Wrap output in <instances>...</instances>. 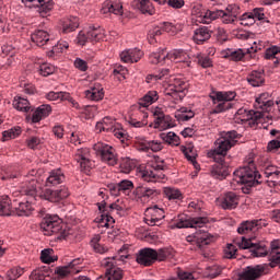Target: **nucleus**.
<instances>
[{
    "instance_id": "obj_1",
    "label": "nucleus",
    "mask_w": 280,
    "mask_h": 280,
    "mask_svg": "<svg viewBox=\"0 0 280 280\" xmlns=\"http://www.w3.org/2000/svg\"><path fill=\"white\" fill-rule=\"evenodd\" d=\"M237 139H240L237 131H228L215 141L214 150L208 152L209 159H213L214 163H217L210 171L212 178L224 180L231 174V167H229V162L226 161V152L237 143Z\"/></svg>"
},
{
    "instance_id": "obj_2",
    "label": "nucleus",
    "mask_w": 280,
    "mask_h": 280,
    "mask_svg": "<svg viewBox=\"0 0 280 280\" xmlns=\"http://www.w3.org/2000/svg\"><path fill=\"white\" fill-rule=\"evenodd\" d=\"M237 247L241 250H249L252 257H266V255H268V246H266V242L257 241L256 237L246 238L242 236L226 245L224 248L225 259H237Z\"/></svg>"
},
{
    "instance_id": "obj_3",
    "label": "nucleus",
    "mask_w": 280,
    "mask_h": 280,
    "mask_svg": "<svg viewBox=\"0 0 280 280\" xmlns=\"http://www.w3.org/2000/svg\"><path fill=\"white\" fill-rule=\"evenodd\" d=\"M234 180L235 183L246 185L247 187H257V185L264 183V175L257 172L255 162L250 160L247 165H244L234 172Z\"/></svg>"
},
{
    "instance_id": "obj_4",
    "label": "nucleus",
    "mask_w": 280,
    "mask_h": 280,
    "mask_svg": "<svg viewBox=\"0 0 280 280\" xmlns=\"http://www.w3.org/2000/svg\"><path fill=\"white\" fill-rule=\"evenodd\" d=\"M237 93L235 91H217L210 94L212 102V108L210 115H220V113H226L233 108L231 102L235 101Z\"/></svg>"
},
{
    "instance_id": "obj_5",
    "label": "nucleus",
    "mask_w": 280,
    "mask_h": 280,
    "mask_svg": "<svg viewBox=\"0 0 280 280\" xmlns=\"http://www.w3.org/2000/svg\"><path fill=\"white\" fill-rule=\"evenodd\" d=\"M40 229L44 235H57V240H66L69 235L59 215L47 214L40 222Z\"/></svg>"
},
{
    "instance_id": "obj_6",
    "label": "nucleus",
    "mask_w": 280,
    "mask_h": 280,
    "mask_svg": "<svg viewBox=\"0 0 280 280\" xmlns=\"http://www.w3.org/2000/svg\"><path fill=\"white\" fill-rule=\"evenodd\" d=\"M149 60L151 65H165L166 60H171V62H186L187 67L191 65L189 55L183 49L172 50L168 54H165L164 49H160L159 51L152 52L149 56Z\"/></svg>"
},
{
    "instance_id": "obj_7",
    "label": "nucleus",
    "mask_w": 280,
    "mask_h": 280,
    "mask_svg": "<svg viewBox=\"0 0 280 280\" xmlns=\"http://www.w3.org/2000/svg\"><path fill=\"white\" fill-rule=\"evenodd\" d=\"M98 211L101 215L95 219L98 223V226H105L109 229L115 224V219L113 218V213H119L124 211V206L119 205V201L108 205L104 200L97 203Z\"/></svg>"
},
{
    "instance_id": "obj_8",
    "label": "nucleus",
    "mask_w": 280,
    "mask_h": 280,
    "mask_svg": "<svg viewBox=\"0 0 280 280\" xmlns=\"http://www.w3.org/2000/svg\"><path fill=\"white\" fill-rule=\"evenodd\" d=\"M15 213L20 217H28L32 213V203L30 202H20L19 207L12 203V199L8 195L0 197V215H12Z\"/></svg>"
},
{
    "instance_id": "obj_9",
    "label": "nucleus",
    "mask_w": 280,
    "mask_h": 280,
    "mask_svg": "<svg viewBox=\"0 0 280 280\" xmlns=\"http://www.w3.org/2000/svg\"><path fill=\"white\" fill-rule=\"evenodd\" d=\"M128 255H117L114 257L105 258L102 261L103 268H105V275L107 277H112L114 280H121L124 279V271L120 268H117V266H120L121 264L126 261V258Z\"/></svg>"
},
{
    "instance_id": "obj_10",
    "label": "nucleus",
    "mask_w": 280,
    "mask_h": 280,
    "mask_svg": "<svg viewBox=\"0 0 280 280\" xmlns=\"http://www.w3.org/2000/svg\"><path fill=\"white\" fill-rule=\"evenodd\" d=\"M209 220L205 217L191 218L187 214H178L172 220V229H202Z\"/></svg>"
},
{
    "instance_id": "obj_11",
    "label": "nucleus",
    "mask_w": 280,
    "mask_h": 280,
    "mask_svg": "<svg viewBox=\"0 0 280 280\" xmlns=\"http://www.w3.org/2000/svg\"><path fill=\"white\" fill-rule=\"evenodd\" d=\"M93 150L103 161V163H107V165L112 166L117 165L119 158L117 155V151L112 145L104 142H96L93 145Z\"/></svg>"
},
{
    "instance_id": "obj_12",
    "label": "nucleus",
    "mask_w": 280,
    "mask_h": 280,
    "mask_svg": "<svg viewBox=\"0 0 280 280\" xmlns=\"http://www.w3.org/2000/svg\"><path fill=\"white\" fill-rule=\"evenodd\" d=\"M36 174L38 171L32 170L27 175H24L26 178L19 190L12 192V198H19V196H36V189L38 182L36 180Z\"/></svg>"
},
{
    "instance_id": "obj_13",
    "label": "nucleus",
    "mask_w": 280,
    "mask_h": 280,
    "mask_svg": "<svg viewBox=\"0 0 280 280\" xmlns=\"http://www.w3.org/2000/svg\"><path fill=\"white\" fill-rule=\"evenodd\" d=\"M132 195L140 202H150V200H154L161 196V190L156 189V187L152 186L149 183L139 184L135 189Z\"/></svg>"
},
{
    "instance_id": "obj_14",
    "label": "nucleus",
    "mask_w": 280,
    "mask_h": 280,
    "mask_svg": "<svg viewBox=\"0 0 280 280\" xmlns=\"http://www.w3.org/2000/svg\"><path fill=\"white\" fill-rule=\"evenodd\" d=\"M74 161L79 163L83 174H90L95 167V161L91 160V150L89 148L78 149L74 153Z\"/></svg>"
},
{
    "instance_id": "obj_15",
    "label": "nucleus",
    "mask_w": 280,
    "mask_h": 280,
    "mask_svg": "<svg viewBox=\"0 0 280 280\" xmlns=\"http://www.w3.org/2000/svg\"><path fill=\"white\" fill-rule=\"evenodd\" d=\"M153 171L145 170L141 173V178L145 180V183H161V180L165 179V174L161 173L164 170H167V165H165V161L156 162L152 165Z\"/></svg>"
},
{
    "instance_id": "obj_16",
    "label": "nucleus",
    "mask_w": 280,
    "mask_h": 280,
    "mask_svg": "<svg viewBox=\"0 0 280 280\" xmlns=\"http://www.w3.org/2000/svg\"><path fill=\"white\" fill-rule=\"evenodd\" d=\"M264 117L261 112L257 110H246L244 108H240L235 114V122L236 124H248L249 126H257L259 124V119Z\"/></svg>"
},
{
    "instance_id": "obj_17",
    "label": "nucleus",
    "mask_w": 280,
    "mask_h": 280,
    "mask_svg": "<svg viewBox=\"0 0 280 280\" xmlns=\"http://www.w3.org/2000/svg\"><path fill=\"white\" fill-rule=\"evenodd\" d=\"M268 270V265H256V266H248L238 273V280H257L264 275H266Z\"/></svg>"
},
{
    "instance_id": "obj_18",
    "label": "nucleus",
    "mask_w": 280,
    "mask_h": 280,
    "mask_svg": "<svg viewBox=\"0 0 280 280\" xmlns=\"http://www.w3.org/2000/svg\"><path fill=\"white\" fill-rule=\"evenodd\" d=\"M104 38V30L102 27H92L88 32H80L78 36L79 45L86 43H97Z\"/></svg>"
},
{
    "instance_id": "obj_19",
    "label": "nucleus",
    "mask_w": 280,
    "mask_h": 280,
    "mask_svg": "<svg viewBox=\"0 0 280 280\" xmlns=\"http://www.w3.org/2000/svg\"><path fill=\"white\" fill-rule=\"evenodd\" d=\"M70 192L67 186H61L60 189L51 190L46 188L42 192V198L44 200H48L49 202H60V200H65V198H69Z\"/></svg>"
},
{
    "instance_id": "obj_20",
    "label": "nucleus",
    "mask_w": 280,
    "mask_h": 280,
    "mask_svg": "<svg viewBox=\"0 0 280 280\" xmlns=\"http://www.w3.org/2000/svg\"><path fill=\"white\" fill-rule=\"evenodd\" d=\"M153 115V128H160V130H167V128H174V120H172V116L165 115V113H163V110H161L160 108L155 109Z\"/></svg>"
},
{
    "instance_id": "obj_21",
    "label": "nucleus",
    "mask_w": 280,
    "mask_h": 280,
    "mask_svg": "<svg viewBox=\"0 0 280 280\" xmlns=\"http://www.w3.org/2000/svg\"><path fill=\"white\" fill-rule=\"evenodd\" d=\"M156 256H158V254H156L155 249L145 247L138 252L136 261L140 266H145V267L152 266V264H154V261H156Z\"/></svg>"
},
{
    "instance_id": "obj_22",
    "label": "nucleus",
    "mask_w": 280,
    "mask_h": 280,
    "mask_svg": "<svg viewBox=\"0 0 280 280\" xmlns=\"http://www.w3.org/2000/svg\"><path fill=\"white\" fill-rule=\"evenodd\" d=\"M165 218V210L163 208H159V206L150 207L145 210V222L149 226L159 225V221Z\"/></svg>"
},
{
    "instance_id": "obj_23",
    "label": "nucleus",
    "mask_w": 280,
    "mask_h": 280,
    "mask_svg": "<svg viewBox=\"0 0 280 280\" xmlns=\"http://www.w3.org/2000/svg\"><path fill=\"white\" fill-rule=\"evenodd\" d=\"M22 3H24L26 8H38V12L42 16H45L47 12H51L54 9V1L51 0H22Z\"/></svg>"
},
{
    "instance_id": "obj_24",
    "label": "nucleus",
    "mask_w": 280,
    "mask_h": 280,
    "mask_svg": "<svg viewBox=\"0 0 280 280\" xmlns=\"http://www.w3.org/2000/svg\"><path fill=\"white\" fill-rule=\"evenodd\" d=\"M265 226L262 220H252V221H244L237 228V233L240 235H248V233H257L259 229Z\"/></svg>"
},
{
    "instance_id": "obj_25",
    "label": "nucleus",
    "mask_w": 280,
    "mask_h": 280,
    "mask_svg": "<svg viewBox=\"0 0 280 280\" xmlns=\"http://www.w3.org/2000/svg\"><path fill=\"white\" fill-rule=\"evenodd\" d=\"M102 14H116L121 16L124 14V4L121 0H106L101 9Z\"/></svg>"
},
{
    "instance_id": "obj_26",
    "label": "nucleus",
    "mask_w": 280,
    "mask_h": 280,
    "mask_svg": "<svg viewBox=\"0 0 280 280\" xmlns=\"http://www.w3.org/2000/svg\"><path fill=\"white\" fill-rule=\"evenodd\" d=\"M160 5H163L167 0H154ZM135 5L141 14H147L148 16H152L156 13V9H154V5L150 0H137L135 2Z\"/></svg>"
},
{
    "instance_id": "obj_27",
    "label": "nucleus",
    "mask_w": 280,
    "mask_h": 280,
    "mask_svg": "<svg viewBox=\"0 0 280 280\" xmlns=\"http://www.w3.org/2000/svg\"><path fill=\"white\" fill-rule=\"evenodd\" d=\"M272 101L270 100V94L262 93L258 97H256V102L254 104L255 108L264 115V113H270L272 110Z\"/></svg>"
},
{
    "instance_id": "obj_28",
    "label": "nucleus",
    "mask_w": 280,
    "mask_h": 280,
    "mask_svg": "<svg viewBox=\"0 0 280 280\" xmlns=\"http://www.w3.org/2000/svg\"><path fill=\"white\" fill-rule=\"evenodd\" d=\"M188 242H195L199 250H205V246H209L213 242V237L209 235L206 231H200L195 233L192 240L191 236H188Z\"/></svg>"
},
{
    "instance_id": "obj_29",
    "label": "nucleus",
    "mask_w": 280,
    "mask_h": 280,
    "mask_svg": "<svg viewBox=\"0 0 280 280\" xmlns=\"http://www.w3.org/2000/svg\"><path fill=\"white\" fill-rule=\"evenodd\" d=\"M237 205H240V196H237V194L233 191L226 192L221 198V203H220L221 209L231 211L233 209H237Z\"/></svg>"
},
{
    "instance_id": "obj_30",
    "label": "nucleus",
    "mask_w": 280,
    "mask_h": 280,
    "mask_svg": "<svg viewBox=\"0 0 280 280\" xmlns=\"http://www.w3.org/2000/svg\"><path fill=\"white\" fill-rule=\"evenodd\" d=\"M247 82L250 86H264L266 84V72L264 69L253 70L247 75Z\"/></svg>"
},
{
    "instance_id": "obj_31",
    "label": "nucleus",
    "mask_w": 280,
    "mask_h": 280,
    "mask_svg": "<svg viewBox=\"0 0 280 280\" xmlns=\"http://www.w3.org/2000/svg\"><path fill=\"white\" fill-rule=\"evenodd\" d=\"M65 173L62 170L57 168L49 172L48 177L46 178V187H57V185H62L66 180Z\"/></svg>"
},
{
    "instance_id": "obj_32",
    "label": "nucleus",
    "mask_w": 280,
    "mask_h": 280,
    "mask_svg": "<svg viewBox=\"0 0 280 280\" xmlns=\"http://www.w3.org/2000/svg\"><path fill=\"white\" fill-rule=\"evenodd\" d=\"M86 100L92 102H100L104 100V88L100 83H94L89 90L84 92Z\"/></svg>"
},
{
    "instance_id": "obj_33",
    "label": "nucleus",
    "mask_w": 280,
    "mask_h": 280,
    "mask_svg": "<svg viewBox=\"0 0 280 280\" xmlns=\"http://www.w3.org/2000/svg\"><path fill=\"white\" fill-rule=\"evenodd\" d=\"M31 40L37 45V47H45L48 43H51V36L47 31L38 30L31 35Z\"/></svg>"
},
{
    "instance_id": "obj_34",
    "label": "nucleus",
    "mask_w": 280,
    "mask_h": 280,
    "mask_svg": "<svg viewBox=\"0 0 280 280\" xmlns=\"http://www.w3.org/2000/svg\"><path fill=\"white\" fill-rule=\"evenodd\" d=\"M250 54V49H229L225 52V58L232 60L233 62H244L246 60V56Z\"/></svg>"
},
{
    "instance_id": "obj_35",
    "label": "nucleus",
    "mask_w": 280,
    "mask_h": 280,
    "mask_svg": "<svg viewBox=\"0 0 280 280\" xmlns=\"http://www.w3.org/2000/svg\"><path fill=\"white\" fill-rule=\"evenodd\" d=\"M140 58H143V51L138 48L128 49L120 54L122 62H139Z\"/></svg>"
},
{
    "instance_id": "obj_36",
    "label": "nucleus",
    "mask_w": 280,
    "mask_h": 280,
    "mask_svg": "<svg viewBox=\"0 0 280 280\" xmlns=\"http://www.w3.org/2000/svg\"><path fill=\"white\" fill-rule=\"evenodd\" d=\"M212 34H213V31H211L209 27L201 26L195 30L194 40L195 43H197V45H202V43H207V40L211 38Z\"/></svg>"
},
{
    "instance_id": "obj_37",
    "label": "nucleus",
    "mask_w": 280,
    "mask_h": 280,
    "mask_svg": "<svg viewBox=\"0 0 280 280\" xmlns=\"http://www.w3.org/2000/svg\"><path fill=\"white\" fill-rule=\"evenodd\" d=\"M80 26V22L77 16H72L70 19H66L61 21V34H71V32H75Z\"/></svg>"
},
{
    "instance_id": "obj_38",
    "label": "nucleus",
    "mask_w": 280,
    "mask_h": 280,
    "mask_svg": "<svg viewBox=\"0 0 280 280\" xmlns=\"http://www.w3.org/2000/svg\"><path fill=\"white\" fill-rule=\"evenodd\" d=\"M224 16H226V12L223 10H207L202 15L201 23L209 25L211 21H215L217 19H221L222 23H224Z\"/></svg>"
},
{
    "instance_id": "obj_39",
    "label": "nucleus",
    "mask_w": 280,
    "mask_h": 280,
    "mask_svg": "<svg viewBox=\"0 0 280 280\" xmlns=\"http://www.w3.org/2000/svg\"><path fill=\"white\" fill-rule=\"evenodd\" d=\"M224 12H225V15H224L223 23H225V25L235 23V19H237V16L240 15V5L229 4Z\"/></svg>"
},
{
    "instance_id": "obj_40",
    "label": "nucleus",
    "mask_w": 280,
    "mask_h": 280,
    "mask_svg": "<svg viewBox=\"0 0 280 280\" xmlns=\"http://www.w3.org/2000/svg\"><path fill=\"white\" fill-rule=\"evenodd\" d=\"M96 132H113L115 130V120L112 117H104L103 121L96 122Z\"/></svg>"
},
{
    "instance_id": "obj_41",
    "label": "nucleus",
    "mask_w": 280,
    "mask_h": 280,
    "mask_svg": "<svg viewBox=\"0 0 280 280\" xmlns=\"http://www.w3.org/2000/svg\"><path fill=\"white\" fill-rule=\"evenodd\" d=\"M163 194L170 202H176V200H183V192L178 188L174 187H164Z\"/></svg>"
},
{
    "instance_id": "obj_42",
    "label": "nucleus",
    "mask_w": 280,
    "mask_h": 280,
    "mask_svg": "<svg viewBox=\"0 0 280 280\" xmlns=\"http://www.w3.org/2000/svg\"><path fill=\"white\" fill-rule=\"evenodd\" d=\"M13 108L20 110V113H30L32 106H30V101H27V98L15 96L13 100Z\"/></svg>"
},
{
    "instance_id": "obj_43",
    "label": "nucleus",
    "mask_w": 280,
    "mask_h": 280,
    "mask_svg": "<svg viewBox=\"0 0 280 280\" xmlns=\"http://www.w3.org/2000/svg\"><path fill=\"white\" fill-rule=\"evenodd\" d=\"M50 275H51V269L49 268V266H44L32 271V273L30 275V279L43 280V279H47V277H49Z\"/></svg>"
},
{
    "instance_id": "obj_44",
    "label": "nucleus",
    "mask_w": 280,
    "mask_h": 280,
    "mask_svg": "<svg viewBox=\"0 0 280 280\" xmlns=\"http://www.w3.org/2000/svg\"><path fill=\"white\" fill-rule=\"evenodd\" d=\"M100 242H102V236L96 234L91 240L90 246L95 253H98V255H105V253H108V247L102 245Z\"/></svg>"
},
{
    "instance_id": "obj_45",
    "label": "nucleus",
    "mask_w": 280,
    "mask_h": 280,
    "mask_svg": "<svg viewBox=\"0 0 280 280\" xmlns=\"http://www.w3.org/2000/svg\"><path fill=\"white\" fill-rule=\"evenodd\" d=\"M159 101V92L149 91L139 102V105L143 108H148V106H152L154 102Z\"/></svg>"
},
{
    "instance_id": "obj_46",
    "label": "nucleus",
    "mask_w": 280,
    "mask_h": 280,
    "mask_svg": "<svg viewBox=\"0 0 280 280\" xmlns=\"http://www.w3.org/2000/svg\"><path fill=\"white\" fill-rule=\"evenodd\" d=\"M67 49H69V43L60 40L48 52V58H56V56H60V54H63V51H67Z\"/></svg>"
},
{
    "instance_id": "obj_47",
    "label": "nucleus",
    "mask_w": 280,
    "mask_h": 280,
    "mask_svg": "<svg viewBox=\"0 0 280 280\" xmlns=\"http://www.w3.org/2000/svg\"><path fill=\"white\" fill-rule=\"evenodd\" d=\"M195 115L194 110L189 109V107H182L177 110L175 117L178 121H189V119H194Z\"/></svg>"
},
{
    "instance_id": "obj_48",
    "label": "nucleus",
    "mask_w": 280,
    "mask_h": 280,
    "mask_svg": "<svg viewBox=\"0 0 280 280\" xmlns=\"http://www.w3.org/2000/svg\"><path fill=\"white\" fill-rule=\"evenodd\" d=\"M189 86V83L183 79H175L173 84L170 86V91L173 93H185Z\"/></svg>"
},
{
    "instance_id": "obj_49",
    "label": "nucleus",
    "mask_w": 280,
    "mask_h": 280,
    "mask_svg": "<svg viewBox=\"0 0 280 280\" xmlns=\"http://www.w3.org/2000/svg\"><path fill=\"white\" fill-rule=\"evenodd\" d=\"M78 272H80V269H71L69 265L57 267L55 269V275H57L60 279H65V277H69V275H78Z\"/></svg>"
},
{
    "instance_id": "obj_50",
    "label": "nucleus",
    "mask_w": 280,
    "mask_h": 280,
    "mask_svg": "<svg viewBox=\"0 0 280 280\" xmlns=\"http://www.w3.org/2000/svg\"><path fill=\"white\" fill-rule=\"evenodd\" d=\"M161 139L168 145H180V138L173 131L161 133Z\"/></svg>"
},
{
    "instance_id": "obj_51",
    "label": "nucleus",
    "mask_w": 280,
    "mask_h": 280,
    "mask_svg": "<svg viewBox=\"0 0 280 280\" xmlns=\"http://www.w3.org/2000/svg\"><path fill=\"white\" fill-rule=\"evenodd\" d=\"M21 132H23V130H21V127H12L11 129L2 132V141H10V139H16V137H20Z\"/></svg>"
},
{
    "instance_id": "obj_52",
    "label": "nucleus",
    "mask_w": 280,
    "mask_h": 280,
    "mask_svg": "<svg viewBox=\"0 0 280 280\" xmlns=\"http://www.w3.org/2000/svg\"><path fill=\"white\" fill-rule=\"evenodd\" d=\"M197 65L202 67V69H209V67H213V61L210 59L209 56L205 54H197L196 56Z\"/></svg>"
},
{
    "instance_id": "obj_53",
    "label": "nucleus",
    "mask_w": 280,
    "mask_h": 280,
    "mask_svg": "<svg viewBox=\"0 0 280 280\" xmlns=\"http://www.w3.org/2000/svg\"><path fill=\"white\" fill-rule=\"evenodd\" d=\"M40 260L43 264H54V261L58 260V257H54V249H43Z\"/></svg>"
},
{
    "instance_id": "obj_54",
    "label": "nucleus",
    "mask_w": 280,
    "mask_h": 280,
    "mask_svg": "<svg viewBox=\"0 0 280 280\" xmlns=\"http://www.w3.org/2000/svg\"><path fill=\"white\" fill-rule=\"evenodd\" d=\"M39 75L43 78H47L56 72V67L51 66V63H43L37 69Z\"/></svg>"
},
{
    "instance_id": "obj_55",
    "label": "nucleus",
    "mask_w": 280,
    "mask_h": 280,
    "mask_svg": "<svg viewBox=\"0 0 280 280\" xmlns=\"http://www.w3.org/2000/svg\"><path fill=\"white\" fill-rule=\"evenodd\" d=\"M156 261H165V259H172L174 257V250L170 248H161L156 250Z\"/></svg>"
},
{
    "instance_id": "obj_56",
    "label": "nucleus",
    "mask_w": 280,
    "mask_h": 280,
    "mask_svg": "<svg viewBox=\"0 0 280 280\" xmlns=\"http://www.w3.org/2000/svg\"><path fill=\"white\" fill-rule=\"evenodd\" d=\"M24 273H25V269L21 267H13L7 271V279L16 280L20 277H23Z\"/></svg>"
},
{
    "instance_id": "obj_57",
    "label": "nucleus",
    "mask_w": 280,
    "mask_h": 280,
    "mask_svg": "<svg viewBox=\"0 0 280 280\" xmlns=\"http://www.w3.org/2000/svg\"><path fill=\"white\" fill-rule=\"evenodd\" d=\"M120 168L124 174H130L135 170V162L130 158H124L120 162Z\"/></svg>"
},
{
    "instance_id": "obj_58",
    "label": "nucleus",
    "mask_w": 280,
    "mask_h": 280,
    "mask_svg": "<svg viewBox=\"0 0 280 280\" xmlns=\"http://www.w3.org/2000/svg\"><path fill=\"white\" fill-rule=\"evenodd\" d=\"M142 150H152V152H161L163 150V142L153 140L143 144Z\"/></svg>"
},
{
    "instance_id": "obj_59",
    "label": "nucleus",
    "mask_w": 280,
    "mask_h": 280,
    "mask_svg": "<svg viewBox=\"0 0 280 280\" xmlns=\"http://www.w3.org/2000/svg\"><path fill=\"white\" fill-rule=\"evenodd\" d=\"M249 14L255 22L265 21V23H270L269 20H266V13H264V8H256L252 12H249Z\"/></svg>"
},
{
    "instance_id": "obj_60",
    "label": "nucleus",
    "mask_w": 280,
    "mask_h": 280,
    "mask_svg": "<svg viewBox=\"0 0 280 280\" xmlns=\"http://www.w3.org/2000/svg\"><path fill=\"white\" fill-rule=\"evenodd\" d=\"M269 261L270 262L267 264L268 270H270V268H277V266H280V249L279 252H270Z\"/></svg>"
},
{
    "instance_id": "obj_61",
    "label": "nucleus",
    "mask_w": 280,
    "mask_h": 280,
    "mask_svg": "<svg viewBox=\"0 0 280 280\" xmlns=\"http://www.w3.org/2000/svg\"><path fill=\"white\" fill-rule=\"evenodd\" d=\"M59 100L61 102H69L73 106V108H80V104H78V102H75V100L71 97V94L69 92H59Z\"/></svg>"
},
{
    "instance_id": "obj_62",
    "label": "nucleus",
    "mask_w": 280,
    "mask_h": 280,
    "mask_svg": "<svg viewBox=\"0 0 280 280\" xmlns=\"http://www.w3.org/2000/svg\"><path fill=\"white\" fill-rule=\"evenodd\" d=\"M120 187V194H129L135 189V184L128 179H124L118 183Z\"/></svg>"
},
{
    "instance_id": "obj_63",
    "label": "nucleus",
    "mask_w": 280,
    "mask_h": 280,
    "mask_svg": "<svg viewBox=\"0 0 280 280\" xmlns=\"http://www.w3.org/2000/svg\"><path fill=\"white\" fill-rule=\"evenodd\" d=\"M184 154L187 159V161H190V163H192L194 167H196V170H198V162H196V156H198V154H196L194 152V150L191 149H185Z\"/></svg>"
},
{
    "instance_id": "obj_64",
    "label": "nucleus",
    "mask_w": 280,
    "mask_h": 280,
    "mask_svg": "<svg viewBox=\"0 0 280 280\" xmlns=\"http://www.w3.org/2000/svg\"><path fill=\"white\" fill-rule=\"evenodd\" d=\"M241 25H244V26H250V25H255V18H253V15L250 13H244L242 16H241Z\"/></svg>"
}]
</instances>
